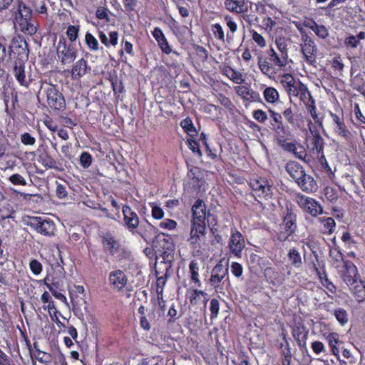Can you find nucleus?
<instances>
[{
    "mask_svg": "<svg viewBox=\"0 0 365 365\" xmlns=\"http://www.w3.org/2000/svg\"><path fill=\"white\" fill-rule=\"evenodd\" d=\"M220 310V303L217 299H212L210 303V311L211 312L210 317L211 319H215L217 317L218 313Z\"/></svg>",
    "mask_w": 365,
    "mask_h": 365,
    "instance_id": "obj_48",
    "label": "nucleus"
},
{
    "mask_svg": "<svg viewBox=\"0 0 365 365\" xmlns=\"http://www.w3.org/2000/svg\"><path fill=\"white\" fill-rule=\"evenodd\" d=\"M252 37L254 41L260 47L263 48L266 45V41L264 37L258 34L257 31L252 32Z\"/></svg>",
    "mask_w": 365,
    "mask_h": 365,
    "instance_id": "obj_62",
    "label": "nucleus"
},
{
    "mask_svg": "<svg viewBox=\"0 0 365 365\" xmlns=\"http://www.w3.org/2000/svg\"><path fill=\"white\" fill-rule=\"evenodd\" d=\"M153 244L155 252L160 255L156 259L155 268L158 269L159 266L163 264L167 271H169L175 256V246L173 237L165 233H159ZM156 272L158 273V269Z\"/></svg>",
    "mask_w": 365,
    "mask_h": 365,
    "instance_id": "obj_1",
    "label": "nucleus"
},
{
    "mask_svg": "<svg viewBox=\"0 0 365 365\" xmlns=\"http://www.w3.org/2000/svg\"><path fill=\"white\" fill-rule=\"evenodd\" d=\"M118 34L117 31H112L109 34V39L106 34L103 31L99 32V38L102 43H103L106 47H108L110 45L116 46L118 43Z\"/></svg>",
    "mask_w": 365,
    "mask_h": 365,
    "instance_id": "obj_30",
    "label": "nucleus"
},
{
    "mask_svg": "<svg viewBox=\"0 0 365 365\" xmlns=\"http://www.w3.org/2000/svg\"><path fill=\"white\" fill-rule=\"evenodd\" d=\"M242 266L238 262H232L231 264V272L237 278L242 274Z\"/></svg>",
    "mask_w": 365,
    "mask_h": 365,
    "instance_id": "obj_59",
    "label": "nucleus"
},
{
    "mask_svg": "<svg viewBox=\"0 0 365 365\" xmlns=\"http://www.w3.org/2000/svg\"><path fill=\"white\" fill-rule=\"evenodd\" d=\"M311 346L313 351L317 355L321 354L322 353H325L326 351L325 346L324 344L321 341H315L312 343Z\"/></svg>",
    "mask_w": 365,
    "mask_h": 365,
    "instance_id": "obj_57",
    "label": "nucleus"
},
{
    "mask_svg": "<svg viewBox=\"0 0 365 365\" xmlns=\"http://www.w3.org/2000/svg\"><path fill=\"white\" fill-rule=\"evenodd\" d=\"M40 83L38 98L46 100L48 106L53 110L64 109L66 108L65 98L56 86L47 82L40 81Z\"/></svg>",
    "mask_w": 365,
    "mask_h": 365,
    "instance_id": "obj_3",
    "label": "nucleus"
},
{
    "mask_svg": "<svg viewBox=\"0 0 365 365\" xmlns=\"http://www.w3.org/2000/svg\"><path fill=\"white\" fill-rule=\"evenodd\" d=\"M287 214L284 217L283 223L281 225V230L289 232V234H292L297 227L295 224L296 217L292 213L289 212V210L287 209Z\"/></svg>",
    "mask_w": 365,
    "mask_h": 365,
    "instance_id": "obj_24",
    "label": "nucleus"
},
{
    "mask_svg": "<svg viewBox=\"0 0 365 365\" xmlns=\"http://www.w3.org/2000/svg\"><path fill=\"white\" fill-rule=\"evenodd\" d=\"M275 43L280 54L288 58V48L286 40L284 38H277L275 40Z\"/></svg>",
    "mask_w": 365,
    "mask_h": 365,
    "instance_id": "obj_41",
    "label": "nucleus"
},
{
    "mask_svg": "<svg viewBox=\"0 0 365 365\" xmlns=\"http://www.w3.org/2000/svg\"><path fill=\"white\" fill-rule=\"evenodd\" d=\"M19 14L25 21H28L31 17V10L24 4H19Z\"/></svg>",
    "mask_w": 365,
    "mask_h": 365,
    "instance_id": "obj_52",
    "label": "nucleus"
},
{
    "mask_svg": "<svg viewBox=\"0 0 365 365\" xmlns=\"http://www.w3.org/2000/svg\"><path fill=\"white\" fill-rule=\"evenodd\" d=\"M257 63L259 68L264 75L271 76V75L276 73L273 68V65L269 61V57L263 58L262 56H259Z\"/></svg>",
    "mask_w": 365,
    "mask_h": 365,
    "instance_id": "obj_28",
    "label": "nucleus"
},
{
    "mask_svg": "<svg viewBox=\"0 0 365 365\" xmlns=\"http://www.w3.org/2000/svg\"><path fill=\"white\" fill-rule=\"evenodd\" d=\"M334 315L341 325H344L349 322L347 312L343 308H337L334 311Z\"/></svg>",
    "mask_w": 365,
    "mask_h": 365,
    "instance_id": "obj_37",
    "label": "nucleus"
},
{
    "mask_svg": "<svg viewBox=\"0 0 365 365\" xmlns=\"http://www.w3.org/2000/svg\"><path fill=\"white\" fill-rule=\"evenodd\" d=\"M42 165L46 169H58L57 162L48 153L41 156Z\"/></svg>",
    "mask_w": 365,
    "mask_h": 365,
    "instance_id": "obj_36",
    "label": "nucleus"
},
{
    "mask_svg": "<svg viewBox=\"0 0 365 365\" xmlns=\"http://www.w3.org/2000/svg\"><path fill=\"white\" fill-rule=\"evenodd\" d=\"M264 274L267 280L274 284L275 280L278 278V273L272 267H267L264 271Z\"/></svg>",
    "mask_w": 365,
    "mask_h": 365,
    "instance_id": "obj_46",
    "label": "nucleus"
},
{
    "mask_svg": "<svg viewBox=\"0 0 365 365\" xmlns=\"http://www.w3.org/2000/svg\"><path fill=\"white\" fill-rule=\"evenodd\" d=\"M336 133H337L339 136L342 137L346 140H349L351 136V134L349 130L346 128V126L344 123H338V125L334 128Z\"/></svg>",
    "mask_w": 365,
    "mask_h": 365,
    "instance_id": "obj_40",
    "label": "nucleus"
},
{
    "mask_svg": "<svg viewBox=\"0 0 365 365\" xmlns=\"http://www.w3.org/2000/svg\"><path fill=\"white\" fill-rule=\"evenodd\" d=\"M31 271L34 275L39 274L42 271V264L37 259H32L29 263Z\"/></svg>",
    "mask_w": 365,
    "mask_h": 365,
    "instance_id": "obj_54",
    "label": "nucleus"
},
{
    "mask_svg": "<svg viewBox=\"0 0 365 365\" xmlns=\"http://www.w3.org/2000/svg\"><path fill=\"white\" fill-rule=\"evenodd\" d=\"M312 136L309 138L311 142V150L316 151L317 154L323 152L324 140L317 130H311Z\"/></svg>",
    "mask_w": 365,
    "mask_h": 365,
    "instance_id": "obj_20",
    "label": "nucleus"
},
{
    "mask_svg": "<svg viewBox=\"0 0 365 365\" xmlns=\"http://www.w3.org/2000/svg\"><path fill=\"white\" fill-rule=\"evenodd\" d=\"M152 34L155 41L158 42V44L163 53L165 54H170L172 53V48L163 32L160 28L155 27L153 31Z\"/></svg>",
    "mask_w": 365,
    "mask_h": 365,
    "instance_id": "obj_14",
    "label": "nucleus"
},
{
    "mask_svg": "<svg viewBox=\"0 0 365 365\" xmlns=\"http://www.w3.org/2000/svg\"><path fill=\"white\" fill-rule=\"evenodd\" d=\"M288 259L291 264L295 268H299L302 264V260L300 253L295 248L289 250L287 254Z\"/></svg>",
    "mask_w": 365,
    "mask_h": 365,
    "instance_id": "obj_31",
    "label": "nucleus"
},
{
    "mask_svg": "<svg viewBox=\"0 0 365 365\" xmlns=\"http://www.w3.org/2000/svg\"><path fill=\"white\" fill-rule=\"evenodd\" d=\"M327 340L329 346L331 347L332 354L335 356H339V349L336 344L339 342L338 335L336 333H331L328 335Z\"/></svg>",
    "mask_w": 365,
    "mask_h": 365,
    "instance_id": "obj_38",
    "label": "nucleus"
},
{
    "mask_svg": "<svg viewBox=\"0 0 365 365\" xmlns=\"http://www.w3.org/2000/svg\"><path fill=\"white\" fill-rule=\"evenodd\" d=\"M141 365H163V359L159 356L142 360Z\"/></svg>",
    "mask_w": 365,
    "mask_h": 365,
    "instance_id": "obj_53",
    "label": "nucleus"
},
{
    "mask_svg": "<svg viewBox=\"0 0 365 365\" xmlns=\"http://www.w3.org/2000/svg\"><path fill=\"white\" fill-rule=\"evenodd\" d=\"M31 225L41 234L44 235H51L55 230L53 222L47 218L41 217H34L31 218Z\"/></svg>",
    "mask_w": 365,
    "mask_h": 365,
    "instance_id": "obj_8",
    "label": "nucleus"
},
{
    "mask_svg": "<svg viewBox=\"0 0 365 365\" xmlns=\"http://www.w3.org/2000/svg\"><path fill=\"white\" fill-rule=\"evenodd\" d=\"M270 128L282 138H284L289 135V132L282 123V115L270 120Z\"/></svg>",
    "mask_w": 365,
    "mask_h": 365,
    "instance_id": "obj_21",
    "label": "nucleus"
},
{
    "mask_svg": "<svg viewBox=\"0 0 365 365\" xmlns=\"http://www.w3.org/2000/svg\"><path fill=\"white\" fill-rule=\"evenodd\" d=\"M358 302H362L365 299V285L361 280H357L355 284L349 287Z\"/></svg>",
    "mask_w": 365,
    "mask_h": 365,
    "instance_id": "obj_25",
    "label": "nucleus"
},
{
    "mask_svg": "<svg viewBox=\"0 0 365 365\" xmlns=\"http://www.w3.org/2000/svg\"><path fill=\"white\" fill-rule=\"evenodd\" d=\"M263 94L266 101L270 103H274L279 99L278 91L272 87L266 88L263 92Z\"/></svg>",
    "mask_w": 365,
    "mask_h": 365,
    "instance_id": "obj_34",
    "label": "nucleus"
},
{
    "mask_svg": "<svg viewBox=\"0 0 365 365\" xmlns=\"http://www.w3.org/2000/svg\"><path fill=\"white\" fill-rule=\"evenodd\" d=\"M212 32L215 38L223 42L225 41V34L220 24H215L212 25Z\"/></svg>",
    "mask_w": 365,
    "mask_h": 365,
    "instance_id": "obj_55",
    "label": "nucleus"
},
{
    "mask_svg": "<svg viewBox=\"0 0 365 365\" xmlns=\"http://www.w3.org/2000/svg\"><path fill=\"white\" fill-rule=\"evenodd\" d=\"M280 83L285 91L291 90L294 84H296V81L294 76L290 73H285L279 76Z\"/></svg>",
    "mask_w": 365,
    "mask_h": 365,
    "instance_id": "obj_35",
    "label": "nucleus"
},
{
    "mask_svg": "<svg viewBox=\"0 0 365 365\" xmlns=\"http://www.w3.org/2000/svg\"><path fill=\"white\" fill-rule=\"evenodd\" d=\"M269 61L273 63V65L279 68L284 67L288 63V58L281 54H277L276 51L271 48L268 51Z\"/></svg>",
    "mask_w": 365,
    "mask_h": 365,
    "instance_id": "obj_26",
    "label": "nucleus"
},
{
    "mask_svg": "<svg viewBox=\"0 0 365 365\" xmlns=\"http://www.w3.org/2000/svg\"><path fill=\"white\" fill-rule=\"evenodd\" d=\"M79 30L80 26L78 25H70L68 26L66 35L71 42H73L77 39L78 36Z\"/></svg>",
    "mask_w": 365,
    "mask_h": 365,
    "instance_id": "obj_43",
    "label": "nucleus"
},
{
    "mask_svg": "<svg viewBox=\"0 0 365 365\" xmlns=\"http://www.w3.org/2000/svg\"><path fill=\"white\" fill-rule=\"evenodd\" d=\"M297 88L299 89V94H301L302 98H307L308 96L309 102L313 103V97L305 84L302 83L300 81H298Z\"/></svg>",
    "mask_w": 365,
    "mask_h": 365,
    "instance_id": "obj_44",
    "label": "nucleus"
},
{
    "mask_svg": "<svg viewBox=\"0 0 365 365\" xmlns=\"http://www.w3.org/2000/svg\"><path fill=\"white\" fill-rule=\"evenodd\" d=\"M228 76L235 83L240 84L244 83L245 81V79L243 78L242 73L235 70H232L230 75H228Z\"/></svg>",
    "mask_w": 365,
    "mask_h": 365,
    "instance_id": "obj_58",
    "label": "nucleus"
},
{
    "mask_svg": "<svg viewBox=\"0 0 365 365\" xmlns=\"http://www.w3.org/2000/svg\"><path fill=\"white\" fill-rule=\"evenodd\" d=\"M282 114L289 124H294V113L291 107L286 108Z\"/></svg>",
    "mask_w": 365,
    "mask_h": 365,
    "instance_id": "obj_63",
    "label": "nucleus"
},
{
    "mask_svg": "<svg viewBox=\"0 0 365 365\" xmlns=\"http://www.w3.org/2000/svg\"><path fill=\"white\" fill-rule=\"evenodd\" d=\"M365 38V33L363 31L359 32L356 36L349 35L344 39V45L347 48H356L359 43L360 40Z\"/></svg>",
    "mask_w": 365,
    "mask_h": 365,
    "instance_id": "obj_29",
    "label": "nucleus"
},
{
    "mask_svg": "<svg viewBox=\"0 0 365 365\" xmlns=\"http://www.w3.org/2000/svg\"><path fill=\"white\" fill-rule=\"evenodd\" d=\"M88 64L84 58H81L76 61L71 70V77L73 79H78L83 76L87 71Z\"/></svg>",
    "mask_w": 365,
    "mask_h": 365,
    "instance_id": "obj_22",
    "label": "nucleus"
},
{
    "mask_svg": "<svg viewBox=\"0 0 365 365\" xmlns=\"http://www.w3.org/2000/svg\"><path fill=\"white\" fill-rule=\"evenodd\" d=\"M180 125L190 135H192V133L196 131L190 118H186L185 119L182 120L180 123Z\"/></svg>",
    "mask_w": 365,
    "mask_h": 365,
    "instance_id": "obj_47",
    "label": "nucleus"
},
{
    "mask_svg": "<svg viewBox=\"0 0 365 365\" xmlns=\"http://www.w3.org/2000/svg\"><path fill=\"white\" fill-rule=\"evenodd\" d=\"M187 179L190 180L194 187H200L202 183L203 173L197 167L190 168L187 174Z\"/></svg>",
    "mask_w": 365,
    "mask_h": 365,
    "instance_id": "obj_19",
    "label": "nucleus"
},
{
    "mask_svg": "<svg viewBox=\"0 0 365 365\" xmlns=\"http://www.w3.org/2000/svg\"><path fill=\"white\" fill-rule=\"evenodd\" d=\"M192 220L190 233L189 242L195 247H201L202 243L206 241L205 220L210 216V210L207 212V207H192Z\"/></svg>",
    "mask_w": 365,
    "mask_h": 365,
    "instance_id": "obj_2",
    "label": "nucleus"
},
{
    "mask_svg": "<svg viewBox=\"0 0 365 365\" xmlns=\"http://www.w3.org/2000/svg\"><path fill=\"white\" fill-rule=\"evenodd\" d=\"M92 163V156L88 152H83L80 156V163L84 168L91 166Z\"/></svg>",
    "mask_w": 365,
    "mask_h": 365,
    "instance_id": "obj_50",
    "label": "nucleus"
},
{
    "mask_svg": "<svg viewBox=\"0 0 365 365\" xmlns=\"http://www.w3.org/2000/svg\"><path fill=\"white\" fill-rule=\"evenodd\" d=\"M286 170L296 182L300 180L305 173L303 168L294 161H290L287 164Z\"/></svg>",
    "mask_w": 365,
    "mask_h": 365,
    "instance_id": "obj_18",
    "label": "nucleus"
},
{
    "mask_svg": "<svg viewBox=\"0 0 365 365\" xmlns=\"http://www.w3.org/2000/svg\"><path fill=\"white\" fill-rule=\"evenodd\" d=\"M100 236L102 239V244L105 251L111 255H114L119 252L120 244L111 232H103Z\"/></svg>",
    "mask_w": 365,
    "mask_h": 365,
    "instance_id": "obj_9",
    "label": "nucleus"
},
{
    "mask_svg": "<svg viewBox=\"0 0 365 365\" xmlns=\"http://www.w3.org/2000/svg\"><path fill=\"white\" fill-rule=\"evenodd\" d=\"M297 202L299 205H313L314 204L319 205L314 199L304 195L300 196Z\"/></svg>",
    "mask_w": 365,
    "mask_h": 365,
    "instance_id": "obj_60",
    "label": "nucleus"
},
{
    "mask_svg": "<svg viewBox=\"0 0 365 365\" xmlns=\"http://www.w3.org/2000/svg\"><path fill=\"white\" fill-rule=\"evenodd\" d=\"M56 52L61 62L71 64L76 58V52L74 48L67 46L65 38H60L56 47Z\"/></svg>",
    "mask_w": 365,
    "mask_h": 365,
    "instance_id": "obj_6",
    "label": "nucleus"
},
{
    "mask_svg": "<svg viewBox=\"0 0 365 365\" xmlns=\"http://www.w3.org/2000/svg\"><path fill=\"white\" fill-rule=\"evenodd\" d=\"M29 53L28 44L24 38L21 36L14 37L9 48V55L11 56L14 54L19 60H24L28 58Z\"/></svg>",
    "mask_w": 365,
    "mask_h": 365,
    "instance_id": "obj_5",
    "label": "nucleus"
},
{
    "mask_svg": "<svg viewBox=\"0 0 365 365\" xmlns=\"http://www.w3.org/2000/svg\"><path fill=\"white\" fill-rule=\"evenodd\" d=\"M14 73L16 79L19 81V83L21 86H28V84L26 81V76H25V71H24V66L21 63H15V66L14 68Z\"/></svg>",
    "mask_w": 365,
    "mask_h": 365,
    "instance_id": "obj_33",
    "label": "nucleus"
},
{
    "mask_svg": "<svg viewBox=\"0 0 365 365\" xmlns=\"http://www.w3.org/2000/svg\"><path fill=\"white\" fill-rule=\"evenodd\" d=\"M314 103H315V101L314 99H313V103H310L308 101L307 107L309 114L311 115V116L313 118V120H314V122L316 123L322 125V120L319 118V116L317 113V108H316Z\"/></svg>",
    "mask_w": 365,
    "mask_h": 365,
    "instance_id": "obj_45",
    "label": "nucleus"
},
{
    "mask_svg": "<svg viewBox=\"0 0 365 365\" xmlns=\"http://www.w3.org/2000/svg\"><path fill=\"white\" fill-rule=\"evenodd\" d=\"M345 272L343 274L342 277L344 282L350 287L355 284L358 280L357 278V268L351 262L346 263L344 265Z\"/></svg>",
    "mask_w": 365,
    "mask_h": 365,
    "instance_id": "obj_15",
    "label": "nucleus"
},
{
    "mask_svg": "<svg viewBox=\"0 0 365 365\" xmlns=\"http://www.w3.org/2000/svg\"><path fill=\"white\" fill-rule=\"evenodd\" d=\"M312 31L317 36L322 39L326 38L329 36V31L324 25L317 24V26L312 28Z\"/></svg>",
    "mask_w": 365,
    "mask_h": 365,
    "instance_id": "obj_49",
    "label": "nucleus"
},
{
    "mask_svg": "<svg viewBox=\"0 0 365 365\" xmlns=\"http://www.w3.org/2000/svg\"><path fill=\"white\" fill-rule=\"evenodd\" d=\"M303 43L301 44L302 51L305 57V59L309 63H313L316 61L314 53L317 52V46L314 41L310 38H306L302 40Z\"/></svg>",
    "mask_w": 365,
    "mask_h": 365,
    "instance_id": "obj_10",
    "label": "nucleus"
},
{
    "mask_svg": "<svg viewBox=\"0 0 365 365\" xmlns=\"http://www.w3.org/2000/svg\"><path fill=\"white\" fill-rule=\"evenodd\" d=\"M228 247L232 254L238 258L241 257L242 251L245 247V243L242 235L235 228L231 230V237Z\"/></svg>",
    "mask_w": 365,
    "mask_h": 365,
    "instance_id": "obj_7",
    "label": "nucleus"
},
{
    "mask_svg": "<svg viewBox=\"0 0 365 365\" xmlns=\"http://www.w3.org/2000/svg\"><path fill=\"white\" fill-rule=\"evenodd\" d=\"M108 279L113 288L117 290L123 289L128 282L126 275L120 269L110 272Z\"/></svg>",
    "mask_w": 365,
    "mask_h": 365,
    "instance_id": "obj_12",
    "label": "nucleus"
},
{
    "mask_svg": "<svg viewBox=\"0 0 365 365\" xmlns=\"http://www.w3.org/2000/svg\"><path fill=\"white\" fill-rule=\"evenodd\" d=\"M199 264L195 260H192L190 262L189 269L191 275V280L198 287H200L201 282L199 278Z\"/></svg>",
    "mask_w": 365,
    "mask_h": 365,
    "instance_id": "obj_32",
    "label": "nucleus"
},
{
    "mask_svg": "<svg viewBox=\"0 0 365 365\" xmlns=\"http://www.w3.org/2000/svg\"><path fill=\"white\" fill-rule=\"evenodd\" d=\"M86 43L91 51H97L98 50V42L96 37H94L91 34L86 33L85 36Z\"/></svg>",
    "mask_w": 365,
    "mask_h": 365,
    "instance_id": "obj_42",
    "label": "nucleus"
},
{
    "mask_svg": "<svg viewBox=\"0 0 365 365\" xmlns=\"http://www.w3.org/2000/svg\"><path fill=\"white\" fill-rule=\"evenodd\" d=\"M319 220L323 223L325 233H331L334 232L335 228V222L333 218H319Z\"/></svg>",
    "mask_w": 365,
    "mask_h": 365,
    "instance_id": "obj_39",
    "label": "nucleus"
},
{
    "mask_svg": "<svg viewBox=\"0 0 365 365\" xmlns=\"http://www.w3.org/2000/svg\"><path fill=\"white\" fill-rule=\"evenodd\" d=\"M249 3L248 0H225L224 5L227 10L240 14L248 11Z\"/></svg>",
    "mask_w": 365,
    "mask_h": 365,
    "instance_id": "obj_13",
    "label": "nucleus"
},
{
    "mask_svg": "<svg viewBox=\"0 0 365 365\" xmlns=\"http://www.w3.org/2000/svg\"><path fill=\"white\" fill-rule=\"evenodd\" d=\"M253 118L259 123H264L267 118V113L262 110H255L253 111Z\"/></svg>",
    "mask_w": 365,
    "mask_h": 365,
    "instance_id": "obj_61",
    "label": "nucleus"
},
{
    "mask_svg": "<svg viewBox=\"0 0 365 365\" xmlns=\"http://www.w3.org/2000/svg\"><path fill=\"white\" fill-rule=\"evenodd\" d=\"M21 141L25 145H33L36 143V139L30 133H24L21 135Z\"/></svg>",
    "mask_w": 365,
    "mask_h": 365,
    "instance_id": "obj_56",
    "label": "nucleus"
},
{
    "mask_svg": "<svg viewBox=\"0 0 365 365\" xmlns=\"http://www.w3.org/2000/svg\"><path fill=\"white\" fill-rule=\"evenodd\" d=\"M188 297L192 304H199L200 302L206 304L208 302L207 294L201 290H192Z\"/></svg>",
    "mask_w": 365,
    "mask_h": 365,
    "instance_id": "obj_27",
    "label": "nucleus"
},
{
    "mask_svg": "<svg viewBox=\"0 0 365 365\" xmlns=\"http://www.w3.org/2000/svg\"><path fill=\"white\" fill-rule=\"evenodd\" d=\"M250 185L255 195L259 197H264L270 193L271 186L264 178L254 179Z\"/></svg>",
    "mask_w": 365,
    "mask_h": 365,
    "instance_id": "obj_11",
    "label": "nucleus"
},
{
    "mask_svg": "<svg viewBox=\"0 0 365 365\" xmlns=\"http://www.w3.org/2000/svg\"><path fill=\"white\" fill-rule=\"evenodd\" d=\"M195 50L197 53V55L202 61H207V59L208 58V51L204 47L199 46V45H195Z\"/></svg>",
    "mask_w": 365,
    "mask_h": 365,
    "instance_id": "obj_64",
    "label": "nucleus"
},
{
    "mask_svg": "<svg viewBox=\"0 0 365 365\" xmlns=\"http://www.w3.org/2000/svg\"><path fill=\"white\" fill-rule=\"evenodd\" d=\"M9 180L14 185H26V179L20 174H14L11 175Z\"/></svg>",
    "mask_w": 365,
    "mask_h": 365,
    "instance_id": "obj_51",
    "label": "nucleus"
},
{
    "mask_svg": "<svg viewBox=\"0 0 365 365\" xmlns=\"http://www.w3.org/2000/svg\"><path fill=\"white\" fill-rule=\"evenodd\" d=\"M228 274V264L224 266L222 262L217 263L212 269L209 282L216 292H221Z\"/></svg>",
    "mask_w": 365,
    "mask_h": 365,
    "instance_id": "obj_4",
    "label": "nucleus"
},
{
    "mask_svg": "<svg viewBox=\"0 0 365 365\" xmlns=\"http://www.w3.org/2000/svg\"><path fill=\"white\" fill-rule=\"evenodd\" d=\"M122 212L124 216L125 224L128 228H136L139 224V219L137 214L131 210L130 207H122Z\"/></svg>",
    "mask_w": 365,
    "mask_h": 365,
    "instance_id": "obj_16",
    "label": "nucleus"
},
{
    "mask_svg": "<svg viewBox=\"0 0 365 365\" xmlns=\"http://www.w3.org/2000/svg\"><path fill=\"white\" fill-rule=\"evenodd\" d=\"M294 338L297 342L299 346L306 347V341L308 335V330L303 326L296 327L292 331Z\"/></svg>",
    "mask_w": 365,
    "mask_h": 365,
    "instance_id": "obj_23",
    "label": "nucleus"
},
{
    "mask_svg": "<svg viewBox=\"0 0 365 365\" xmlns=\"http://www.w3.org/2000/svg\"><path fill=\"white\" fill-rule=\"evenodd\" d=\"M306 192H314L317 190V184L314 178L304 173L302 178L296 182Z\"/></svg>",
    "mask_w": 365,
    "mask_h": 365,
    "instance_id": "obj_17",
    "label": "nucleus"
}]
</instances>
